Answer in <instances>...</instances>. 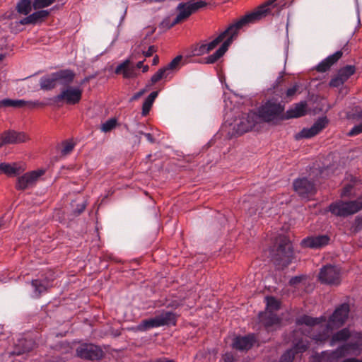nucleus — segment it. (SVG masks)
Instances as JSON below:
<instances>
[{"mask_svg": "<svg viewBox=\"0 0 362 362\" xmlns=\"http://www.w3.org/2000/svg\"><path fill=\"white\" fill-rule=\"evenodd\" d=\"M349 313V305L346 303L341 304L336 308L333 314L330 316L323 332L316 334H312L311 332L315 329V326L326 321L325 317H312L308 315H303L297 319L296 324L298 326H307L308 329L307 330L308 336L317 341L322 342L329 337L334 329L341 327L344 324L348 318Z\"/></svg>", "mask_w": 362, "mask_h": 362, "instance_id": "nucleus-1", "label": "nucleus"}, {"mask_svg": "<svg viewBox=\"0 0 362 362\" xmlns=\"http://www.w3.org/2000/svg\"><path fill=\"white\" fill-rule=\"evenodd\" d=\"M259 122V117L255 112H250L235 118L233 122L228 123V134L231 136L240 135L252 129Z\"/></svg>", "mask_w": 362, "mask_h": 362, "instance_id": "nucleus-2", "label": "nucleus"}, {"mask_svg": "<svg viewBox=\"0 0 362 362\" xmlns=\"http://www.w3.org/2000/svg\"><path fill=\"white\" fill-rule=\"evenodd\" d=\"M284 107L276 100H269L258 110L257 116L265 122H271L284 118L283 112Z\"/></svg>", "mask_w": 362, "mask_h": 362, "instance_id": "nucleus-3", "label": "nucleus"}, {"mask_svg": "<svg viewBox=\"0 0 362 362\" xmlns=\"http://www.w3.org/2000/svg\"><path fill=\"white\" fill-rule=\"evenodd\" d=\"M265 302L266 311L259 313V320L267 329H269L272 326L279 325L280 322L279 318L274 313V311L279 308L280 303L272 296L265 297Z\"/></svg>", "mask_w": 362, "mask_h": 362, "instance_id": "nucleus-4", "label": "nucleus"}, {"mask_svg": "<svg viewBox=\"0 0 362 362\" xmlns=\"http://www.w3.org/2000/svg\"><path fill=\"white\" fill-rule=\"evenodd\" d=\"M362 209V199L358 198L356 200L344 202L337 201L331 204L329 211L337 216L346 217L354 214Z\"/></svg>", "mask_w": 362, "mask_h": 362, "instance_id": "nucleus-5", "label": "nucleus"}, {"mask_svg": "<svg viewBox=\"0 0 362 362\" xmlns=\"http://www.w3.org/2000/svg\"><path fill=\"white\" fill-rule=\"evenodd\" d=\"M176 317L171 312H163L153 318L143 320L138 326L136 329L139 331H146L151 328L158 327L163 325H175Z\"/></svg>", "mask_w": 362, "mask_h": 362, "instance_id": "nucleus-6", "label": "nucleus"}, {"mask_svg": "<svg viewBox=\"0 0 362 362\" xmlns=\"http://www.w3.org/2000/svg\"><path fill=\"white\" fill-rule=\"evenodd\" d=\"M354 338L356 339V341L347 343L331 351L329 354V359L337 361L346 355L359 354L362 349V334L356 333Z\"/></svg>", "mask_w": 362, "mask_h": 362, "instance_id": "nucleus-7", "label": "nucleus"}, {"mask_svg": "<svg viewBox=\"0 0 362 362\" xmlns=\"http://www.w3.org/2000/svg\"><path fill=\"white\" fill-rule=\"evenodd\" d=\"M293 258V247L290 240L285 236H280L276 253L274 257L275 262L281 267L288 266Z\"/></svg>", "mask_w": 362, "mask_h": 362, "instance_id": "nucleus-8", "label": "nucleus"}, {"mask_svg": "<svg viewBox=\"0 0 362 362\" xmlns=\"http://www.w3.org/2000/svg\"><path fill=\"white\" fill-rule=\"evenodd\" d=\"M206 6V3L202 0L180 3L176 8L178 13L173 21L172 26L186 20L194 12Z\"/></svg>", "mask_w": 362, "mask_h": 362, "instance_id": "nucleus-9", "label": "nucleus"}, {"mask_svg": "<svg viewBox=\"0 0 362 362\" xmlns=\"http://www.w3.org/2000/svg\"><path fill=\"white\" fill-rule=\"evenodd\" d=\"M286 5L287 2L286 0H268L259 6L253 13H256L255 16L259 21L270 13L273 16H279Z\"/></svg>", "mask_w": 362, "mask_h": 362, "instance_id": "nucleus-10", "label": "nucleus"}, {"mask_svg": "<svg viewBox=\"0 0 362 362\" xmlns=\"http://www.w3.org/2000/svg\"><path fill=\"white\" fill-rule=\"evenodd\" d=\"M256 13L253 12L248 13L240 18L239 21L235 22L233 24L229 25V27L221 34H223V39L227 37V39L224 42H228L230 40V45L233 42V39L237 36L238 30L249 23H254L257 22L258 20L256 18Z\"/></svg>", "mask_w": 362, "mask_h": 362, "instance_id": "nucleus-11", "label": "nucleus"}, {"mask_svg": "<svg viewBox=\"0 0 362 362\" xmlns=\"http://www.w3.org/2000/svg\"><path fill=\"white\" fill-rule=\"evenodd\" d=\"M83 89L80 86H67L63 88L56 97L55 101H63L68 105L78 103L82 98Z\"/></svg>", "mask_w": 362, "mask_h": 362, "instance_id": "nucleus-12", "label": "nucleus"}, {"mask_svg": "<svg viewBox=\"0 0 362 362\" xmlns=\"http://www.w3.org/2000/svg\"><path fill=\"white\" fill-rule=\"evenodd\" d=\"M318 279L322 284L337 286L341 282L340 269L330 264L324 266L320 269Z\"/></svg>", "mask_w": 362, "mask_h": 362, "instance_id": "nucleus-13", "label": "nucleus"}, {"mask_svg": "<svg viewBox=\"0 0 362 362\" xmlns=\"http://www.w3.org/2000/svg\"><path fill=\"white\" fill-rule=\"evenodd\" d=\"M76 355L85 360H98L103 357L102 349L93 344H82L76 349Z\"/></svg>", "mask_w": 362, "mask_h": 362, "instance_id": "nucleus-14", "label": "nucleus"}, {"mask_svg": "<svg viewBox=\"0 0 362 362\" xmlns=\"http://www.w3.org/2000/svg\"><path fill=\"white\" fill-rule=\"evenodd\" d=\"M293 185L295 192L304 199L313 196L315 192V184L305 177L296 179Z\"/></svg>", "mask_w": 362, "mask_h": 362, "instance_id": "nucleus-15", "label": "nucleus"}, {"mask_svg": "<svg viewBox=\"0 0 362 362\" xmlns=\"http://www.w3.org/2000/svg\"><path fill=\"white\" fill-rule=\"evenodd\" d=\"M45 173V170L38 169L24 174L18 178L16 188L18 189H25L32 187Z\"/></svg>", "mask_w": 362, "mask_h": 362, "instance_id": "nucleus-16", "label": "nucleus"}, {"mask_svg": "<svg viewBox=\"0 0 362 362\" xmlns=\"http://www.w3.org/2000/svg\"><path fill=\"white\" fill-rule=\"evenodd\" d=\"M293 348L286 351L281 356L279 362H292L295 354L303 353L308 348V342L303 337L298 341H293Z\"/></svg>", "mask_w": 362, "mask_h": 362, "instance_id": "nucleus-17", "label": "nucleus"}, {"mask_svg": "<svg viewBox=\"0 0 362 362\" xmlns=\"http://www.w3.org/2000/svg\"><path fill=\"white\" fill-rule=\"evenodd\" d=\"M28 139V136L24 132L7 131L0 136V147L5 144H18Z\"/></svg>", "mask_w": 362, "mask_h": 362, "instance_id": "nucleus-18", "label": "nucleus"}, {"mask_svg": "<svg viewBox=\"0 0 362 362\" xmlns=\"http://www.w3.org/2000/svg\"><path fill=\"white\" fill-rule=\"evenodd\" d=\"M328 121L326 117L319 118L310 128H304L296 135V139L311 138L321 132L327 125Z\"/></svg>", "mask_w": 362, "mask_h": 362, "instance_id": "nucleus-19", "label": "nucleus"}, {"mask_svg": "<svg viewBox=\"0 0 362 362\" xmlns=\"http://www.w3.org/2000/svg\"><path fill=\"white\" fill-rule=\"evenodd\" d=\"M329 241V238L326 235L309 236L301 241V245L305 247L317 249L327 245Z\"/></svg>", "mask_w": 362, "mask_h": 362, "instance_id": "nucleus-20", "label": "nucleus"}, {"mask_svg": "<svg viewBox=\"0 0 362 362\" xmlns=\"http://www.w3.org/2000/svg\"><path fill=\"white\" fill-rule=\"evenodd\" d=\"M58 86H69L76 77V73L71 69H61L54 72Z\"/></svg>", "mask_w": 362, "mask_h": 362, "instance_id": "nucleus-21", "label": "nucleus"}, {"mask_svg": "<svg viewBox=\"0 0 362 362\" xmlns=\"http://www.w3.org/2000/svg\"><path fill=\"white\" fill-rule=\"evenodd\" d=\"M256 341L255 335L248 334L244 337H237L233 342V347L239 351L250 349Z\"/></svg>", "mask_w": 362, "mask_h": 362, "instance_id": "nucleus-22", "label": "nucleus"}, {"mask_svg": "<svg viewBox=\"0 0 362 362\" xmlns=\"http://www.w3.org/2000/svg\"><path fill=\"white\" fill-rule=\"evenodd\" d=\"M130 59H126L119 64L115 69L117 74H122L125 78H132L137 76V71L134 66H130Z\"/></svg>", "mask_w": 362, "mask_h": 362, "instance_id": "nucleus-23", "label": "nucleus"}, {"mask_svg": "<svg viewBox=\"0 0 362 362\" xmlns=\"http://www.w3.org/2000/svg\"><path fill=\"white\" fill-rule=\"evenodd\" d=\"M342 56L341 51H337L333 54L328 56L326 59L322 60L317 66V70L320 72H325L328 70L330 66L338 61Z\"/></svg>", "mask_w": 362, "mask_h": 362, "instance_id": "nucleus-24", "label": "nucleus"}, {"mask_svg": "<svg viewBox=\"0 0 362 362\" xmlns=\"http://www.w3.org/2000/svg\"><path fill=\"white\" fill-rule=\"evenodd\" d=\"M30 105L34 107L40 105L38 101H25L24 100H11V99H4L0 100V107H21L25 105Z\"/></svg>", "mask_w": 362, "mask_h": 362, "instance_id": "nucleus-25", "label": "nucleus"}, {"mask_svg": "<svg viewBox=\"0 0 362 362\" xmlns=\"http://www.w3.org/2000/svg\"><path fill=\"white\" fill-rule=\"evenodd\" d=\"M40 88L44 90H50L58 86L54 72L41 77L40 80Z\"/></svg>", "mask_w": 362, "mask_h": 362, "instance_id": "nucleus-26", "label": "nucleus"}, {"mask_svg": "<svg viewBox=\"0 0 362 362\" xmlns=\"http://www.w3.org/2000/svg\"><path fill=\"white\" fill-rule=\"evenodd\" d=\"M306 102H300L291 107L286 112V118H296L304 115L306 112Z\"/></svg>", "mask_w": 362, "mask_h": 362, "instance_id": "nucleus-27", "label": "nucleus"}, {"mask_svg": "<svg viewBox=\"0 0 362 362\" xmlns=\"http://www.w3.org/2000/svg\"><path fill=\"white\" fill-rule=\"evenodd\" d=\"M32 286L34 289L33 296L34 298H39L43 292L51 286L50 283L47 279H35L32 281Z\"/></svg>", "mask_w": 362, "mask_h": 362, "instance_id": "nucleus-28", "label": "nucleus"}, {"mask_svg": "<svg viewBox=\"0 0 362 362\" xmlns=\"http://www.w3.org/2000/svg\"><path fill=\"white\" fill-rule=\"evenodd\" d=\"M49 15V11L47 10H41L34 12L28 16L21 19L20 23L22 25L35 24L40 20L46 18Z\"/></svg>", "mask_w": 362, "mask_h": 362, "instance_id": "nucleus-29", "label": "nucleus"}, {"mask_svg": "<svg viewBox=\"0 0 362 362\" xmlns=\"http://www.w3.org/2000/svg\"><path fill=\"white\" fill-rule=\"evenodd\" d=\"M230 45V40L228 42H223L221 46L218 50L216 51L213 54H211L204 59L206 64H213L220 59L225 52L228 50Z\"/></svg>", "mask_w": 362, "mask_h": 362, "instance_id": "nucleus-30", "label": "nucleus"}, {"mask_svg": "<svg viewBox=\"0 0 362 362\" xmlns=\"http://www.w3.org/2000/svg\"><path fill=\"white\" fill-rule=\"evenodd\" d=\"M21 171V168L16 164H10L6 163H0V173H4L8 176H14L19 174Z\"/></svg>", "mask_w": 362, "mask_h": 362, "instance_id": "nucleus-31", "label": "nucleus"}, {"mask_svg": "<svg viewBox=\"0 0 362 362\" xmlns=\"http://www.w3.org/2000/svg\"><path fill=\"white\" fill-rule=\"evenodd\" d=\"M351 337V332L348 329H342L332 336L330 341V346H333L337 342L344 341Z\"/></svg>", "mask_w": 362, "mask_h": 362, "instance_id": "nucleus-32", "label": "nucleus"}, {"mask_svg": "<svg viewBox=\"0 0 362 362\" xmlns=\"http://www.w3.org/2000/svg\"><path fill=\"white\" fill-rule=\"evenodd\" d=\"M157 96H158V92L153 91L145 100V101L143 103V106H142V115L146 116V115L148 114V112L153 105V103Z\"/></svg>", "mask_w": 362, "mask_h": 362, "instance_id": "nucleus-33", "label": "nucleus"}, {"mask_svg": "<svg viewBox=\"0 0 362 362\" xmlns=\"http://www.w3.org/2000/svg\"><path fill=\"white\" fill-rule=\"evenodd\" d=\"M18 13L27 15L31 11V1L30 0H21L17 4Z\"/></svg>", "mask_w": 362, "mask_h": 362, "instance_id": "nucleus-34", "label": "nucleus"}, {"mask_svg": "<svg viewBox=\"0 0 362 362\" xmlns=\"http://www.w3.org/2000/svg\"><path fill=\"white\" fill-rule=\"evenodd\" d=\"M355 72V68L353 66H346L341 69L338 74L346 81Z\"/></svg>", "mask_w": 362, "mask_h": 362, "instance_id": "nucleus-35", "label": "nucleus"}, {"mask_svg": "<svg viewBox=\"0 0 362 362\" xmlns=\"http://www.w3.org/2000/svg\"><path fill=\"white\" fill-rule=\"evenodd\" d=\"M170 74L167 72L165 68L160 69L153 76L151 77L152 83H156L159 80L167 78Z\"/></svg>", "mask_w": 362, "mask_h": 362, "instance_id": "nucleus-36", "label": "nucleus"}, {"mask_svg": "<svg viewBox=\"0 0 362 362\" xmlns=\"http://www.w3.org/2000/svg\"><path fill=\"white\" fill-rule=\"evenodd\" d=\"M117 120L115 118H112L104 122L101 125V130L103 132H108L116 127Z\"/></svg>", "mask_w": 362, "mask_h": 362, "instance_id": "nucleus-37", "label": "nucleus"}, {"mask_svg": "<svg viewBox=\"0 0 362 362\" xmlns=\"http://www.w3.org/2000/svg\"><path fill=\"white\" fill-rule=\"evenodd\" d=\"M74 147V144L71 141H65L62 143L61 153L66 156L72 151Z\"/></svg>", "mask_w": 362, "mask_h": 362, "instance_id": "nucleus-38", "label": "nucleus"}, {"mask_svg": "<svg viewBox=\"0 0 362 362\" xmlns=\"http://www.w3.org/2000/svg\"><path fill=\"white\" fill-rule=\"evenodd\" d=\"M181 59L182 57L177 56L174 59H173L166 66L164 67L169 74H170L172 70L175 69L178 66L181 62Z\"/></svg>", "mask_w": 362, "mask_h": 362, "instance_id": "nucleus-39", "label": "nucleus"}, {"mask_svg": "<svg viewBox=\"0 0 362 362\" xmlns=\"http://www.w3.org/2000/svg\"><path fill=\"white\" fill-rule=\"evenodd\" d=\"M356 182H357L356 178H354L351 180V183L345 185L344 188H343V189H342V192L341 193V196L342 197L350 196L351 195V189H352L354 185L356 184Z\"/></svg>", "mask_w": 362, "mask_h": 362, "instance_id": "nucleus-40", "label": "nucleus"}, {"mask_svg": "<svg viewBox=\"0 0 362 362\" xmlns=\"http://www.w3.org/2000/svg\"><path fill=\"white\" fill-rule=\"evenodd\" d=\"M54 0H35L33 7L35 9L42 8L51 5Z\"/></svg>", "mask_w": 362, "mask_h": 362, "instance_id": "nucleus-41", "label": "nucleus"}, {"mask_svg": "<svg viewBox=\"0 0 362 362\" xmlns=\"http://www.w3.org/2000/svg\"><path fill=\"white\" fill-rule=\"evenodd\" d=\"M223 34H220L217 37L213 40L211 42L206 43V46L209 52L214 49L219 43L223 40Z\"/></svg>", "mask_w": 362, "mask_h": 362, "instance_id": "nucleus-42", "label": "nucleus"}, {"mask_svg": "<svg viewBox=\"0 0 362 362\" xmlns=\"http://www.w3.org/2000/svg\"><path fill=\"white\" fill-rule=\"evenodd\" d=\"M209 52L206 46V44H202L197 45L194 49V55H203Z\"/></svg>", "mask_w": 362, "mask_h": 362, "instance_id": "nucleus-43", "label": "nucleus"}, {"mask_svg": "<svg viewBox=\"0 0 362 362\" xmlns=\"http://www.w3.org/2000/svg\"><path fill=\"white\" fill-rule=\"evenodd\" d=\"M344 82L345 81L339 74H337L330 81L329 86L332 87H339L341 86Z\"/></svg>", "mask_w": 362, "mask_h": 362, "instance_id": "nucleus-44", "label": "nucleus"}, {"mask_svg": "<svg viewBox=\"0 0 362 362\" xmlns=\"http://www.w3.org/2000/svg\"><path fill=\"white\" fill-rule=\"evenodd\" d=\"M362 133V122L353 127V128L348 133L350 136H356Z\"/></svg>", "mask_w": 362, "mask_h": 362, "instance_id": "nucleus-45", "label": "nucleus"}, {"mask_svg": "<svg viewBox=\"0 0 362 362\" xmlns=\"http://www.w3.org/2000/svg\"><path fill=\"white\" fill-rule=\"evenodd\" d=\"M298 90V85L297 83H296L295 85H293L292 87L289 88L286 90V97L287 98L293 97L296 94V93L297 92Z\"/></svg>", "mask_w": 362, "mask_h": 362, "instance_id": "nucleus-46", "label": "nucleus"}, {"mask_svg": "<svg viewBox=\"0 0 362 362\" xmlns=\"http://www.w3.org/2000/svg\"><path fill=\"white\" fill-rule=\"evenodd\" d=\"M303 276H296L292 277L289 281V284L291 286H296V285L298 284L299 283H300L301 281L303 280Z\"/></svg>", "mask_w": 362, "mask_h": 362, "instance_id": "nucleus-47", "label": "nucleus"}, {"mask_svg": "<svg viewBox=\"0 0 362 362\" xmlns=\"http://www.w3.org/2000/svg\"><path fill=\"white\" fill-rule=\"evenodd\" d=\"M156 49L154 46H150L147 51H143L142 53L144 57H151L155 52Z\"/></svg>", "mask_w": 362, "mask_h": 362, "instance_id": "nucleus-48", "label": "nucleus"}, {"mask_svg": "<svg viewBox=\"0 0 362 362\" xmlns=\"http://www.w3.org/2000/svg\"><path fill=\"white\" fill-rule=\"evenodd\" d=\"M224 362H235V359L230 353H226L223 357Z\"/></svg>", "mask_w": 362, "mask_h": 362, "instance_id": "nucleus-49", "label": "nucleus"}, {"mask_svg": "<svg viewBox=\"0 0 362 362\" xmlns=\"http://www.w3.org/2000/svg\"><path fill=\"white\" fill-rule=\"evenodd\" d=\"M352 117L356 119H362V107L356 108L354 113L353 114Z\"/></svg>", "mask_w": 362, "mask_h": 362, "instance_id": "nucleus-50", "label": "nucleus"}, {"mask_svg": "<svg viewBox=\"0 0 362 362\" xmlns=\"http://www.w3.org/2000/svg\"><path fill=\"white\" fill-rule=\"evenodd\" d=\"M146 92V90L145 89H143V90H141L140 91L136 93L133 96L132 98H131V101H133V100H138L139 98H141Z\"/></svg>", "mask_w": 362, "mask_h": 362, "instance_id": "nucleus-51", "label": "nucleus"}, {"mask_svg": "<svg viewBox=\"0 0 362 362\" xmlns=\"http://www.w3.org/2000/svg\"><path fill=\"white\" fill-rule=\"evenodd\" d=\"M140 134H143L146 138V139L148 140V141H149L150 143H154L155 142V139L153 136V135L150 133H143V132H139Z\"/></svg>", "mask_w": 362, "mask_h": 362, "instance_id": "nucleus-52", "label": "nucleus"}, {"mask_svg": "<svg viewBox=\"0 0 362 362\" xmlns=\"http://www.w3.org/2000/svg\"><path fill=\"white\" fill-rule=\"evenodd\" d=\"M158 62H159V58L157 55H156L153 59L152 64L156 65L158 63Z\"/></svg>", "mask_w": 362, "mask_h": 362, "instance_id": "nucleus-53", "label": "nucleus"}, {"mask_svg": "<svg viewBox=\"0 0 362 362\" xmlns=\"http://www.w3.org/2000/svg\"><path fill=\"white\" fill-rule=\"evenodd\" d=\"M143 64H144V61H140V62H139L136 64V66L135 68H136H136H137V69H141V68H142V66H143V65H144Z\"/></svg>", "mask_w": 362, "mask_h": 362, "instance_id": "nucleus-54", "label": "nucleus"}, {"mask_svg": "<svg viewBox=\"0 0 362 362\" xmlns=\"http://www.w3.org/2000/svg\"><path fill=\"white\" fill-rule=\"evenodd\" d=\"M148 71V65H143L142 66V71L144 73L147 72Z\"/></svg>", "mask_w": 362, "mask_h": 362, "instance_id": "nucleus-55", "label": "nucleus"}, {"mask_svg": "<svg viewBox=\"0 0 362 362\" xmlns=\"http://www.w3.org/2000/svg\"><path fill=\"white\" fill-rule=\"evenodd\" d=\"M84 208H85V206H83L81 207V209L78 211V214H80L82 211H83Z\"/></svg>", "mask_w": 362, "mask_h": 362, "instance_id": "nucleus-56", "label": "nucleus"}, {"mask_svg": "<svg viewBox=\"0 0 362 362\" xmlns=\"http://www.w3.org/2000/svg\"><path fill=\"white\" fill-rule=\"evenodd\" d=\"M88 80H89V78H84V80L83 81L82 83H86V82L88 81Z\"/></svg>", "mask_w": 362, "mask_h": 362, "instance_id": "nucleus-57", "label": "nucleus"}, {"mask_svg": "<svg viewBox=\"0 0 362 362\" xmlns=\"http://www.w3.org/2000/svg\"><path fill=\"white\" fill-rule=\"evenodd\" d=\"M298 331H294V335H297V334H298Z\"/></svg>", "mask_w": 362, "mask_h": 362, "instance_id": "nucleus-58", "label": "nucleus"}, {"mask_svg": "<svg viewBox=\"0 0 362 362\" xmlns=\"http://www.w3.org/2000/svg\"><path fill=\"white\" fill-rule=\"evenodd\" d=\"M165 362H174V361L172 360H168V361H166Z\"/></svg>", "mask_w": 362, "mask_h": 362, "instance_id": "nucleus-59", "label": "nucleus"}, {"mask_svg": "<svg viewBox=\"0 0 362 362\" xmlns=\"http://www.w3.org/2000/svg\"><path fill=\"white\" fill-rule=\"evenodd\" d=\"M156 362H163L162 360L159 359Z\"/></svg>", "mask_w": 362, "mask_h": 362, "instance_id": "nucleus-60", "label": "nucleus"}, {"mask_svg": "<svg viewBox=\"0 0 362 362\" xmlns=\"http://www.w3.org/2000/svg\"><path fill=\"white\" fill-rule=\"evenodd\" d=\"M2 59V57H0V60Z\"/></svg>", "mask_w": 362, "mask_h": 362, "instance_id": "nucleus-61", "label": "nucleus"}]
</instances>
